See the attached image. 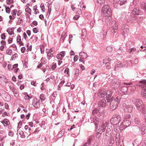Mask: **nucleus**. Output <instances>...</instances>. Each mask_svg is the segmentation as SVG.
<instances>
[{"instance_id": "obj_26", "label": "nucleus", "mask_w": 146, "mask_h": 146, "mask_svg": "<svg viewBox=\"0 0 146 146\" xmlns=\"http://www.w3.org/2000/svg\"><path fill=\"white\" fill-rule=\"evenodd\" d=\"M141 6L142 9L146 11V3L144 2H142L141 4Z\"/></svg>"}, {"instance_id": "obj_45", "label": "nucleus", "mask_w": 146, "mask_h": 146, "mask_svg": "<svg viewBox=\"0 0 146 146\" xmlns=\"http://www.w3.org/2000/svg\"><path fill=\"white\" fill-rule=\"evenodd\" d=\"M40 7L41 9L42 10L43 12L45 11V8L44 6V4L43 3H41L40 5Z\"/></svg>"}, {"instance_id": "obj_30", "label": "nucleus", "mask_w": 146, "mask_h": 146, "mask_svg": "<svg viewBox=\"0 0 146 146\" xmlns=\"http://www.w3.org/2000/svg\"><path fill=\"white\" fill-rule=\"evenodd\" d=\"M93 120V121L94 122L95 124L96 125H97L99 121V119L98 118H96V117H95L94 118Z\"/></svg>"}, {"instance_id": "obj_44", "label": "nucleus", "mask_w": 146, "mask_h": 146, "mask_svg": "<svg viewBox=\"0 0 146 146\" xmlns=\"http://www.w3.org/2000/svg\"><path fill=\"white\" fill-rule=\"evenodd\" d=\"M56 57L58 59H60V60H62V59L63 57L60 54V53L58 54L56 56Z\"/></svg>"}, {"instance_id": "obj_2", "label": "nucleus", "mask_w": 146, "mask_h": 146, "mask_svg": "<svg viewBox=\"0 0 146 146\" xmlns=\"http://www.w3.org/2000/svg\"><path fill=\"white\" fill-rule=\"evenodd\" d=\"M102 14L105 16H110L112 13L111 9L109 5H106L104 6L101 10Z\"/></svg>"}, {"instance_id": "obj_61", "label": "nucleus", "mask_w": 146, "mask_h": 146, "mask_svg": "<svg viewBox=\"0 0 146 146\" xmlns=\"http://www.w3.org/2000/svg\"><path fill=\"white\" fill-rule=\"evenodd\" d=\"M13 41V38H9L8 40V42L9 44H10Z\"/></svg>"}, {"instance_id": "obj_60", "label": "nucleus", "mask_w": 146, "mask_h": 146, "mask_svg": "<svg viewBox=\"0 0 146 146\" xmlns=\"http://www.w3.org/2000/svg\"><path fill=\"white\" fill-rule=\"evenodd\" d=\"M13 1V0H7L6 1V3L7 4H10L12 3Z\"/></svg>"}, {"instance_id": "obj_20", "label": "nucleus", "mask_w": 146, "mask_h": 146, "mask_svg": "<svg viewBox=\"0 0 146 146\" xmlns=\"http://www.w3.org/2000/svg\"><path fill=\"white\" fill-rule=\"evenodd\" d=\"M141 96L146 98V89H142L141 90Z\"/></svg>"}, {"instance_id": "obj_50", "label": "nucleus", "mask_w": 146, "mask_h": 146, "mask_svg": "<svg viewBox=\"0 0 146 146\" xmlns=\"http://www.w3.org/2000/svg\"><path fill=\"white\" fill-rule=\"evenodd\" d=\"M73 38V36L71 35H70L69 36V42L70 43L71 41L72 40V38Z\"/></svg>"}, {"instance_id": "obj_63", "label": "nucleus", "mask_w": 146, "mask_h": 146, "mask_svg": "<svg viewBox=\"0 0 146 146\" xmlns=\"http://www.w3.org/2000/svg\"><path fill=\"white\" fill-rule=\"evenodd\" d=\"M79 70H77L76 71V72L75 73V75L76 76H78L79 75Z\"/></svg>"}, {"instance_id": "obj_8", "label": "nucleus", "mask_w": 146, "mask_h": 146, "mask_svg": "<svg viewBox=\"0 0 146 146\" xmlns=\"http://www.w3.org/2000/svg\"><path fill=\"white\" fill-rule=\"evenodd\" d=\"M112 92L110 90H108L106 93V96L108 102H110V98L111 97L112 95Z\"/></svg>"}, {"instance_id": "obj_46", "label": "nucleus", "mask_w": 146, "mask_h": 146, "mask_svg": "<svg viewBox=\"0 0 146 146\" xmlns=\"http://www.w3.org/2000/svg\"><path fill=\"white\" fill-rule=\"evenodd\" d=\"M5 11L7 13H9L10 12L11 9L9 7H6L5 8Z\"/></svg>"}, {"instance_id": "obj_48", "label": "nucleus", "mask_w": 146, "mask_h": 146, "mask_svg": "<svg viewBox=\"0 0 146 146\" xmlns=\"http://www.w3.org/2000/svg\"><path fill=\"white\" fill-rule=\"evenodd\" d=\"M17 54L16 53L14 54L12 56L11 59L12 60H14L15 58L17 57Z\"/></svg>"}, {"instance_id": "obj_1", "label": "nucleus", "mask_w": 146, "mask_h": 146, "mask_svg": "<svg viewBox=\"0 0 146 146\" xmlns=\"http://www.w3.org/2000/svg\"><path fill=\"white\" fill-rule=\"evenodd\" d=\"M120 98L112 97L111 99L110 108L111 110H115L117 107L120 101Z\"/></svg>"}, {"instance_id": "obj_14", "label": "nucleus", "mask_w": 146, "mask_h": 146, "mask_svg": "<svg viewBox=\"0 0 146 146\" xmlns=\"http://www.w3.org/2000/svg\"><path fill=\"white\" fill-rule=\"evenodd\" d=\"M1 122L2 123L4 126L8 125L10 124L9 121L7 119H4L3 121H1Z\"/></svg>"}, {"instance_id": "obj_33", "label": "nucleus", "mask_w": 146, "mask_h": 146, "mask_svg": "<svg viewBox=\"0 0 146 146\" xmlns=\"http://www.w3.org/2000/svg\"><path fill=\"white\" fill-rule=\"evenodd\" d=\"M99 110L96 109H95L92 111V113L93 115H96L97 113H99Z\"/></svg>"}, {"instance_id": "obj_43", "label": "nucleus", "mask_w": 146, "mask_h": 146, "mask_svg": "<svg viewBox=\"0 0 146 146\" xmlns=\"http://www.w3.org/2000/svg\"><path fill=\"white\" fill-rule=\"evenodd\" d=\"M105 0H98V3L100 4H102L105 2Z\"/></svg>"}, {"instance_id": "obj_7", "label": "nucleus", "mask_w": 146, "mask_h": 146, "mask_svg": "<svg viewBox=\"0 0 146 146\" xmlns=\"http://www.w3.org/2000/svg\"><path fill=\"white\" fill-rule=\"evenodd\" d=\"M118 25L117 23L115 22V25L112 26L111 29V32L112 33H115L117 31Z\"/></svg>"}, {"instance_id": "obj_59", "label": "nucleus", "mask_w": 146, "mask_h": 146, "mask_svg": "<svg viewBox=\"0 0 146 146\" xmlns=\"http://www.w3.org/2000/svg\"><path fill=\"white\" fill-rule=\"evenodd\" d=\"M60 54L62 57H64L65 54V51H62L60 52Z\"/></svg>"}, {"instance_id": "obj_22", "label": "nucleus", "mask_w": 146, "mask_h": 146, "mask_svg": "<svg viewBox=\"0 0 146 146\" xmlns=\"http://www.w3.org/2000/svg\"><path fill=\"white\" fill-rule=\"evenodd\" d=\"M37 37L35 36H32L30 38V40L31 43H34L37 40Z\"/></svg>"}, {"instance_id": "obj_31", "label": "nucleus", "mask_w": 146, "mask_h": 146, "mask_svg": "<svg viewBox=\"0 0 146 146\" xmlns=\"http://www.w3.org/2000/svg\"><path fill=\"white\" fill-rule=\"evenodd\" d=\"M114 142V139L113 138H110L109 140V145H112Z\"/></svg>"}, {"instance_id": "obj_16", "label": "nucleus", "mask_w": 146, "mask_h": 146, "mask_svg": "<svg viewBox=\"0 0 146 146\" xmlns=\"http://www.w3.org/2000/svg\"><path fill=\"white\" fill-rule=\"evenodd\" d=\"M33 10L34 12V14L36 15L39 13V11L37 9V6L36 5H34L33 7Z\"/></svg>"}, {"instance_id": "obj_3", "label": "nucleus", "mask_w": 146, "mask_h": 146, "mask_svg": "<svg viewBox=\"0 0 146 146\" xmlns=\"http://www.w3.org/2000/svg\"><path fill=\"white\" fill-rule=\"evenodd\" d=\"M121 121L120 116L117 115H115L111 118L110 120V122L113 125H116L119 123Z\"/></svg>"}, {"instance_id": "obj_51", "label": "nucleus", "mask_w": 146, "mask_h": 146, "mask_svg": "<svg viewBox=\"0 0 146 146\" xmlns=\"http://www.w3.org/2000/svg\"><path fill=\"white\" fill-rule=\"evenodd\" d=\"M65 73H66V74L69 75V69L68 68H66L65 70Z\"/></svg>"}, {"instance_id": "obj_15", "label": "nucleus", "mask_w": 146, "mask_h": 146, "mask_svg": "<svg viewBox=\"0 0 146 146\" xmlns=\"http://www.w3.org/2000/svg\"><path fill=\"white\" fill-rule=\"evenodd\" d=\"M133 110L132 106L131 105H128L127 106L126 108V111L129 112H131Z\"/></svg>"}, {"instance_id": "obj_5", "label": "nucleus", "mask_w": 146, "mask_h": 146, "mask_svg": "<svg viewBox=\"0 0 146 146\" xmlns=\"http://www.w3.org/2000/svg\"><path fill=\"white\" fill-rule=\"evenodd\" d=\"M32 105L35 108H39L40 107V100L36 98H35L32 101Z\"/></svg>"}, {"instance_id": "obj_49", "label": "nucleus", "mask_w": 146, "mask_h": 146, "mask_svg": "<svg viewBox=\"0 0 146 146\" xmlns=\"http://www.w3.org/2000/svg\"><path fill=\"white\" fill-rule=\"evenodd\" d=\"M9 86L10 88L12 91L14 92L15 90V88L14 87L13 85L11 84Z\"/></svg>"}, {"instance_id": "obj_40", "label": "nucleus", "mask_w": 146, "mask_h": 146, "mask_svg": "<svg viewBox=\"0 0 146 146\" xmlns=\"http://www.w3.org/2000/svg\"><path fill=\"white\" fill-rule=\"evenodd\" d=\"M97 131L100 133H102L104 132V129L103 128V129H102L100 127L97 130Z\"/></svg>"}, {"instance_id": "obj_55", "label": "nucleus", "mask_w": 146, "mask_h": 146, "mask_svg": "<svg viewBox=\"0 0 146 146\" xmlns=\"http://www.w3.org/2000/svg\"><path fill=\"white\" fill-rule=\"evenodd\" d=\"M102 133H100L97 131V133L96 134V137L97 138H99L101 135Z\"/></svg>"}, {"instance_id": "obj_4", "label": "nucleus", "mask_w": 146, "mask_h": 146, "mask_svg": "<svg viewBox=\"0 0 146 146\" xmlns=\"http://www.w3.org/2000/svg\"><path fill=\"white\" fill-rule=\"evenodd\" d=\"M135 104L138 110L143 111V110L144 109L145 106L143 104L141 100L137 99Z\"/></svg>"}, {"instance_id": "obj_58", "label": "nucleus", "mask_w": 146, "mask_h": 146, "mask_svg": "<svg viewBox=\"0 0 146 146\" xmlns=\"http://www.w3.org/2000/svg\"><path fill=\"white\" fill-rule=\"evenodd\" d=\"M23 37L25 39L27 38L28 37L26 33H24L23 35Z\"/></svg>"}, {"instance_id": "obj_39", "label": "nucleus", "mask_w": 146, "mask_h": 146, "mask_svg": "<svg viewBox=\"0 0 146 146\" xmlns=\"http://www.w3.org/2000/svg\"><path fill=\"white\" fill-rule=\"evenodd\" d=\"M33 32L34 33H37L39 31V30L37 28H35L33 29Z\"/></svg>"}, {"instance_id": "obj_34", "label": "nucleus", "mask_w": 146, "mask_h": 146, "mask_svg": "<svg viewBox=\"0 0 146 146\" xmlns=\"http://www.w3.org/2000/svg\"><path fill=\"white\" fill-rule=\"evenodd\" d=\"M136 50V49L135 48L133 47L131 48L129 50V52L130 54L132 53L133 52H134Z\"/></svg>"}, {"instance_id": "obj_53", "label": "nucleus", "mask_w": 146, "mask_h": 146, "mask_svg": "<svg viewBox=\"0 0 146 146\" xmlns=\"http://www.w3.org/2000/svg\"><path fill=\"white\" fill-rule=\"evenodd\" d=\"M145 126H143L142 127V129L141 130V131H142L141 132V134H144L145 133V132H144L145 131Z\"/></svg>"}, {"instance_id": "obj_52", "label": "nucleus", "mask_w": 146, "mask_h": 146, "mask_svg": "<svg viewBox=\"0 0 146 146\" xmlns=\"http://www.w3.org/2000/svg\"><path fill=\"white\" fill-rule=\"evenodd\" d=\"M22 19L20 18L19 19L17 22V25H20L22 22Z\"/></svg>"}, {"instance_id": "obj_35", "label": "nucleus", "mask_w": 146, "mask_h": 146, "mask_svg": "<svg viewBox=\"0 0 146 146\" xmlns=\"http://www.w3.org/2000/svg\"><path fill=\"white\" fill-rule=\"evenodd\" d=\"M119 4L120 5L125 4L126 3L127 0H119Z\"/></svg>"}, {"instance_id": "obj_19", "label": "nucleus", "mask_w": 146, "mask_h": 146, "mask_svg": "<svg viewBox=\"0 0 146 146\" xmlns=\"http://www.w3.org/2000/svg\"><path fill=\"white\" fill-rule=\"evenodd\" d=\"M127 26L126 25H123L122 27L123 30V32L125 33H127L129 32V29L127 28Z\"/></svg>"}, {"instance_id": "obj_28", "label": "nucleus", "mask_w": 146, "mask_h": 146, "mask_svg": "<svg viewBox=\"0 0 146 146\" xmlns=\"http://www.w3.org/2000/svg\"><path fill=\"white\" fill-rule=\"evenodd\" d=\"M25 11L28 13L29 14L31 15V10L29 7H27L25 9Z\"/></svg>"}, {"instance_id": "obj_13", "label": "nucleus", "mask_w": 146, "mask_h": 146, "mask_svg": "<svg viewBox=\"0 0 146 146\" xmlns=\"http://www.w3.org/2000/svg\"><path fill=\"white\" fill-rule=\"evenodd\" d=\"M16 40L17 42L18 43L19 45L23 46L24 45L23 43L21 41V38L20 35H18L17 36Z\"/></svg>"}, {"instance_id": "obj_64", "label": "nucleus", "mask_w": 146, "mask_h": 146, "mask_svg": "<svg viewBox=\"0 0 146 146\" xmlns=\"http://www.w3.org/2000/svg\"><path fill=\"white\" fill-rule=\"evenodd\" d=\"M2 115L3 117H5L8 116V114L7 112H5L2 114Z\"/></svg>"}, {"instance_id": "obj_27", "label": "nucleus", "mask_w": 146, "mask_h": 146, "mask_svg": "<svg viewBox=\"0 0 146 146\" xmlns=\"http://www.w3.org/2000/svg\"><path fill=\"white\" fill-rule=\"evenodd\" d=\"M107 124L106 122H105L102 123V125L101 126H100V127L102 129H103V128L104 129V131L106 130V128L107 126Z\"/></svg>"}, {"instance_id": "obj_62", "label": "nucleus", "mask_w": 146, "mask_h": 146, "mask_svg": "<svg viewBox=\"0 0 146 146\" xmlns=\"http://www.w3.org/2000/svg\"><path fill=\"white\" fill-rule=\"evenodd\" d=\"M1 45H5L6 44V42L4 40H2L1 42Z\"/></svg>"}, {"instance_id": "obj_23", "label": "nucleus", "mask_w": 146, "mask_h": 146, "mask_svg": "<svg viewBox=\"0 0 146 146\" xmlns=\"http://www.w3.org/2000/svg\"><path fill=\"white\" fill-rule=\"evenodd\" d=\"M116 65L118 67H123L125 66V65L123 64L120 61L117 62H116Z\"/></svg>"}, {"instance_id": "obj_37", "label": "nucleus", "mask_w": 146, "mask_h": 146, "mask_svg": "<svg viewBox=\"0 0 146 146\" xmlns=\"http://www.w3.org/2000/svg\"><path fill=\"white\" fill-rule=\"evenodd\" d=\"M40 98L42 100H44L46 98L44 94H42L40 96Z\"/></svg>"}, {"instance_id": "obj_18", "label": "nucleus", "mask_w": 146, "mask_h": 146, "mask_svg": "<svg viewBox=\"0 0 146 146\" xmlns=\"http://www.w3.org/2000/svg\"><path fill=\"white\" fill-rule=\"evenodd\" d=\"M123 123L125 126L127 127L131 124V122L129 120H127L124 121Z\"/></svg>"}, {"instance_id": "obj_17", "label": "nucleus", "mask_w": 146, "mask_h": 146, "mask_svg": "<svg viewBox=\"0 0 146 146\" xmlns=\"http://www.w3.org/2000/svg\"><path fill=\"white\" fill-rule=\"evenodd\" d=\"M79 55L80 57L83 58H86L87 57V54L86 53L83 52H82L80 53Z\"/></svg>"}, {"instance_id": "obj_12", "label": "nucleus", "mask_w": 146, "mask_h": 146, "mask_svg": "<svg viewBox=\"0 0 146 146\" xmlns=\"http://www.w3.org/2000/svg\"><path fill=\"white\" fill-rule=\"evenodd\" d=\"M105 91L102 90H99L98 92V96L101 98H103L105 96Z\"/></svg>"}, {"instance_id": "obj_6", "label": "nucleus", "mask_w": 146, "mask_h": 146, "mask_svg": "<svg viewBox=\"0 0 146 146\" xmlns=\"http://www.w3.org/2000/svg\"><path fill=\"white\" fill-rule=\"evenodd\" d=\"M47 52V58L48 60H50L53 56V52L52 49H48Z\"/></svg>"}, {"instance_id": "obj_29", "label": "nucleus", "mask_w": 146, "mask_h": 146, "mask_svg": "<svg viewBox=\"0 0 146 146\" xmlns=\"http://www.w3.org/2000/svg\"><path fill=\"white\" fill-rule=\"evenodd\" d=\"M17 13V11L16 9H14V10H12L11 11L12 15L13 16V17H14L15 18Z\"/></svg>"}, {"instance_id": "obj_10", "label": "nucleus", "mask_w": 146, "mask_h": 146, "mask_svg": "<svg viewBox=\"0 0 146 146\" xmlns=\"http://www.w3.org/2000/svg\"><path fill=\"white\" fill-rule=\"evenodd\" d=\"M115 139H116V145L117 146L120 145L121 143V140H122V143H123V140L122 139H121L119 137V135L116 134L115 136Z\"/></svg>"}, {"instance_id": "obj_32", "label": "nucleus", "mask_w": 146, "mask_h": 146, "mask_svg": "<svg viewBox=\"0 0 146 146\" xmlns=\"http://www.w3.org/2000/svg\"><path fill=\"white\" fill-rule=\"evenodd\" d=\"M106 50L107 52H110L113 50V48L111 46H108L106 48Z\"/></svg>"}, {"instance_id": "obj_57", "label": "nucleus", "mask_w": 146, "mask_h": 146, "mask_svg": "<svg viewBox=\"0 0 146 146\" xmlns=\"http://www.w3.org/2000/svg\"><path fill=\"white\" fill-rule=\"evenodd\" d=\"M79 66H80V67L81 69L82 70H85V68L84 66L82 65V64H80Z\"/></svg>"}, {"instance_id": "obj_54", "label": "nucleus", "mask_w": 146, "mask_h": 146, "mask_svg": "<svg viewBox=\"0 0 146 146\" xmlns=\"http://www.w3.org/2000/svg\"><path fill=\"white\" fill-rule=\"evenodd\" d=\"M78 56L77 55H76L74 56V62L76 61L78 59Z\"/></svg>"}, {"instance_id": "obj_56", "label": "nucleus", "mask_w": 146, "mask_h": 146, "mask_svg": "<svg viewBox=\"0 0 146 146\" xmlns=\"http://www.w3.org/2000/svg\"><path fill=\"white\" fill-rule=\"evenodd\" d=\"M1 37L2 39H5L6 36L5 34H2L1 35Z\"/></svg>"}, {"instance_id": "obj_24", "label": "nucleus", "mask_w": 146, "mask_h": 146, "mask_svg": "<svg viewBox=\"0 0 146 146\" xmlns=\"http://www.w3.org/2000/svg\"><path fill=\"white\" fill-rule=\"evenodd\" d=\"M133 14L137 15H139V11L138 9L137 8L134 9L133 11Z\"/></svg>"}, {"instance_id": "obj_9", "label": "nucleus", "mask_w": 146, "mask_h": 146, "mask_svg": "<svg viewBox=\"0 0 146 146\" xmlns=\"http://www.w3.org/2000/svg\"><path fill=\"white\" fill-rule=\"evenodd\" d=\"M137 85L141 88L146 87V80H142L140 81L138 83Z\"/></svg>"}, {"instance_id": "obj_36", "label": "nucleus", "mask_w": 146, "mask_h": 146, "mask_svg": "<svg viewBox=\"0 0 146 146\" xmlns=\"http://www.w3.org/2000/svg\"><path fill=\"white\" fill-rule=\"evenodd\" d=\"M27 50L29 51H31L32 49V46L30 45L29 46V43H27Z\"/></svg>"}, {"instance_id": "obj_42", "label": "nucleus", "mask_w": 146, "mask_h": 146, "mask_svg": "<svg viewBox=\"0 0 146 146\" xmlns=\"http://www.w3.org/2000/svg\"><path fill=\"white\" fill-rule=\"evenodd\" d=\"M134 122L136 124H138L140 123V120L139 118H135L134 119Z\"/></svg>"}, {"instance_id": "obj_11", "label": "nucleus", "mask_w": 146, "mask_h": 146, "mask_svg": "<svg viewBox=\"0 0 146 146\" xmlns=\"http://www.w3.org/2000/svg\"><path fill=\"white\" fill-rule=\"evenodd\" d=\"M106 100L104 99H103L100 101L98 104V106L99 107H103L106 106Z\"/></svg>"}, {"instance_id": "obj_21", "label": "nucleus", "mask_w": 146, "mask_h": 146, "mask_svg": "<svg viewBox=\"0 0 146 146\" xmlns=\"http://www.w3.org/2000/svg\"><path fill=\"white\" fill-rule=\"evenodd\" d=\"M86 30L85 29H83L82 30L81 37L82 38H84L86 36Z\"/></svg>"}, {"instance_id": "obj_38", "label": "nucleus", "mask_w": 146, "mask_h": 146, "mask_svg": "<svg viewBox=\"0 0 146 146\" xmlns=\"http://www.w3.org/2000/svg\"><path fill=\"white\" fill-rule=\"evenodd\" d=\"M6 52L8 54L11 55L12 53V50L11 49H8L6 50Z\"/></svg>"}, {"instance_id": "obj_47", "label": "nucleus", "mask_w": 146, "mask_h": 146, "mask_svg": "<svg viewBox=\"0 0 146 146\" xmlns=\"http://www.w3.org/2000/svg\"><path fill=\"white\" fill-rule=\"evenodd\" d=\"M31 97H30L28 95H26L24 97V98L25 100H29Z\"/></svg>"}, {"instance_id": "obj_25", "label": "nucleus", "mask_w": 146, "mask_h": 146, "mask_svg": "<svg viewBox=\"0 0 146 146\" xmlns=\"http://www.w3.org/2000/svg\"><path fill=\"white\" fill-rule=\"evenodd\" d=\"M19 134L21 135V137L22 138H25V136L24 135V132L21 129H19L18 130Z\"/></svg>"}, {"instance_id": "obj_41", "label": "nucleus", "mask_w": 146, "mask_h": 146, "mask_svg": "<svg viewBox=\"0 0 146 146\" xmlns=\"http://www.w3.org/2000/svg\"><path fill=\"white\" fill-rule=\"evenodd\" d=\"M41 63L44 64L46 62V60L45 58H42L41 60Z\"/></svg>"}]
</instances>
